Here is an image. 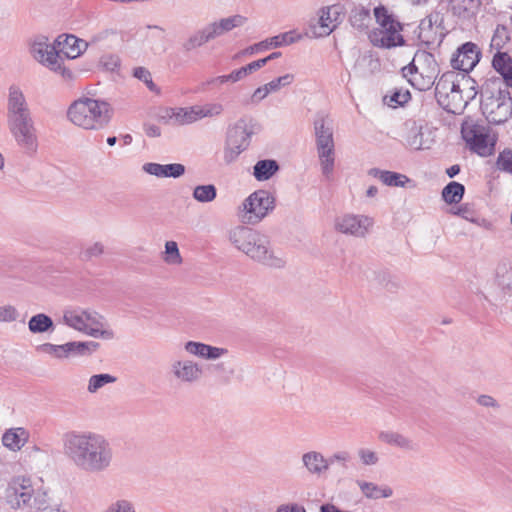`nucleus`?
<instances>
[{
    "label": "nucleus",
    "mask_w": 512,
    "mask_h": 512,
    "mask_svg": "<svg viewBox=\"0 0 512 512\" xmlns=\"http://www.w3.org/2000/svg\"><path fill=\"white\" fill-rule=\"evenodd\" d=\"M302 463L306 470L312 474L321 476L329 469V461L317 451H309L302 455Z\"/></svg>",
    "instance_id": "nucleus-26"
},
{
    "label": "nucleus",
    "mask_w": 512,
    "mask_h": 512,
    "mask_svg": "<svg viewBox=\"0 0 512 512\" xmlns=\"http://www.w3.org/2000/svg\"><path fill=\"white\" fill-rule=\"evenodd\" d=\"M275 208V197L267 190H256L238 206L236 215L245 225H257Z\"/></svg>",
    "instance_id": "nucleus-7"
},
{
    "label": "nucleus",
    "mask_w": 512,
    "mask_h": 512,
    "mask_svg": "<svg viewBox=\"0 0 512 512\" xmlns=\"http://www.w3.org/2000/svg\"><path fill=\"white\" fill-rule=\"evenodd\" d=\"M479 93L477 83L468 74L448 71L437 80V102L448 112L460 113Z\"/></svg>",
    "instance_id": "nucleus-3"
},
{
    "label": "nucleus",
    "mask_w": 512,
    "mask_h": 512,
    "mask_svg": "<svg viewBox=\"0 0 512 512\" xmlns=\"http://www.w3.org/2000/svg\"><path fill=\"white\" fill-rule=\"evenodd\" d=\"M493 68L498 72L512 66V57L507 52H496L492 60Z\"/></svg>",
    "instance_id": "nucleus-49"
},
{
    "label": "nucleus",
    "mask_w": 512,
    "mask_h": 512,
    "mask_svg": "<svg viewBox=\"0 0 512 512\" xmlns=\"http://www.w3.org/2000/svg\"><path fill=\"white\" fill-rule=\"evenodd\" d=\"M371 21V14L370 10L363 7H355L350 15V22L353 27L358 29H364L369 26V23Z\"/></svg>",
    "instance_id": "nucleus-42"
},
{
    "label": "nucleus",
    "mask_w": 512,
    "mask_h": 512,
    "mask_svg": "<svg viewBox=\"0 0 512 512\" xmlns=\"http://www.w3.org/2000/svg\"><path fill=\"white\" fill-rule=\"evenodd\" d=\"M116 381L117 378L108 373L94 374L88 379L87 392L90 394H96L106 385L113 384Z\"/></svg>",
    "instance_id": "nucleus-38"
},
{
    "label": "nucleus",
    "mask_w": 512,
    "mask_h": 512,
    "mask_svg": "<svg viewBox=\"0 0 512 512\" xmlns=\"http://www.w3.org/2000/svg\"><path fill=\"white\" fill-rule=\"evenodd\" d=\"M411 63L426 74L434 76V78L437 77L439 69L433 54L427 51H418L414 55Z\"/></svg>",
    "instance_id": "nucleus-32"
},
{
    "label": "nucleus",
    "mask_w": 512,
    "mask_h": 512,
    "mask_svg": "<svg viewBox=\"0 0 512 512\" xmlns=\"http://www.w3.org/2000/svg\"><path fill=\"white\" fill-rule=\"evenodd\" d=\"M62 322L69 328L92 338L112 340L114 331L103 315L93 309L81 307L68 308L63 311Z\"/></svg>",
    "instance_id": "nucleus-5"
},
{
    "label": "nucleus",
    "mask_w": 512,
    "mask_h": 512,
    "mask_svg": "<svg viewBox=\"0 0 512 512\" xmlns=\"http://www.w3.org/2000/svg\"><path fill=\"white\" fill-rule=\"evenodd\" d=\"M223 110L221 104H206L203 106L195 105L185 108H160L157 114L158 118L165 125H188L204 117L219 115Z\"/></svg>",
    "instance_id": "nucleus-9"
},
{
    "label": "nucleus",
    "mask_w": 512,
    "mask_h": 512,
    "mask_svg": "<svg viewBox=\"0 0 512 512\" xmlns=\"http://www.w3.org/2000/svg\"><path fill=\"white\" fill-rule=\"evenodd\" d=\"M17 145L27 154H33L38 148V137L34 130H12Z\"/></svg>",
    "instance_id": "nucleus-31"
},
{
    "label": "nucleus",
    "mask_w": 512,
    "mask_h": 512,
    "mask_svg": "<svg viewBox=\"0 0 512 512\" xmlns=\"http://www.w3.org/2000/svg\"><path fill=\"white\" fill-rule=\"evenodd\" d=\"M33 493L30 479L18 477L9 483L6 490V500L11 508L20 509L30 505Z\"/></svg>",
    "instance_id": "nucleus-15"
},
{
    "label": "nucleus",
    "mask_w": 512,
    "mask_h": 512,
    "mask_svg": "<svg viewBox=\"0 0 512 512\" xmlns=\"http://www.w3.org/2000/svg\"><path fill=\"white\" fill-rule=\"evenodd\" d=\"M374 225V219L364 214L345 213L336 217L334 228L342 234L364 238Z\"/></svg>",
    "instance_id": "nucleus-12"
},
{
    "label": "nucleus",
    "mask_w": 512,
    "mask_h": 512,
    "mask_svg": "<svg viewBox=\"0 0 512 512\" xmlns=\"http://www.w3.org/2000/svg\"><path fill=\"white\" fill-rule=\"evenodd\" d=\"M402 75L414 88L418 89L419 91H426L437 83L434 76L426 74L412 63L402 68Z\"/></svg>",
    "instance_id": "nucleus-22"
},
{
    "label": "nucleus",
    "mask_w": 512,
    "mask_h": 512,
    "mask_svg": "<svg viewBox=\"0 0 512 512\" xmlns=\"http://www.w3.org/2000/svg\"><path fill=\"white\" fill-rule=\"evenodd\" d=\"M168 375L172 381L178 384L191 386L203 379L204 368L194 359L178 356L170 361Z\"/></svg>",
    "instance_id": "nucleus-11"
},
{
    "label": "nucleus",
    "mask_w": 512,
    "mask_h": 512,
    "mask_svg": "<svg viewBox=\"0 0 512 512\" xmlns=\"http://www.w3.org/2000/svg\"><path fill=\"white\" fill-rule=\"evenodd\" d=\"M480 60V51L476 44L466 42L457 49V52L451 59V66L459 73L467 74Z\"/></svg>",
    "instance_id": "nucleus-16"
},
{
    "label": "nucleus",
    "mask_w": 512,
    "mask_h": 512,
    "mask_svg": "<svg viewBox=\"0 0 512 512\" xmlns=\"http://www.w3.org/2000/svg\"><path fill=\"white\" fill-rule=\"evenodd\" d=\"M19 318V312L15 306L6 304L0 306V322H14Z\"/></svg>",
    "instance_id": "nucleus-51"
},
{
    "label": "nucleus",
    "mask_w": 512,
    "mask_h": 512,
    "mask_svg": "<svg viewBox=\"0 0 512 512\" xmlns=\"http://www.w3.org/2000/svg\"><path fill=\"white\" fill-rule=\"evenodd\" d=\"M32 58L50 71L59 74L64 80L74 79V73L67 68L57 50L55 42L51 44L46 36L38 35L29 43Z\"/></svg>",
    "instance_id": "nucleus-6"
},
{
    "label": "nucleus",
    "mask_w": 512,
    "mask_h": 512,
    "mask_svg": "<svg viewBox=\"0 0 512 512\" xmlns=\"http://www.w3.org/2000/svg\"><path fill=\"white\" fill-rule=\"evenodd\" d=\"M394 138L412 150L429 149L434 142L433 130H397Z\"/></svg>",
    "instance_id": "nucleus-17"
},
{
    "label": "nucleus",
    "mask_w": 512,
    "mask_h": 512,
    "mask_svg": "<svg viewBox=\"0 0 512 512\" xmlns=\"http://www.w3.org/2000/svg\"><path fill=\"white\" fill-rule=\"evenodd\" d=\"M498 73L501 75L500 80L503 81L505 89L512 87V65L505 70H500Z\"/></svg>",
    "instance_id": "nucleus-62"
},
{
    "label": "nucleus",
    "mask_w": 512,
    "mask_h": 512,
    "mask_svg": "<svg viewBox=\"0 0 512 512\" xmlns=\"http://www.w3.org/2000/svg\"><path fill=\"white\" fill-rule=\"evenodd\" d=\"M481 109L487 121L500 125L512 116V99L500 78H488L480 90Z\"/></svg>",
    "instance_id": "nucleus-4"
},
{
    "label": "nucleus",
    "mask_w": 512,
    "mask_h": 512,
    "mask_svg": "<svg viewBox=\"0 0 512 512\" xmlns=\"http://www.w3.org/2000/svg\"><path fill=\"white\" fill-rule=\"evenodd\" d=\"M103 512H137L136 503L127 497L112 501Z\"/></svg>",
    "instance_id": "nucleus-46"
},
{
    "label": "nucleus",
    "mask_w": 512,
    "mask_h": 512,
    "mask_svg": "<svg viewBox=\"0 0 512 512\" xmlns=\"http://www.w3.org/2000/svg\"><path fill=\"white\" fill-rule=\"evenodd\" d=\"M351 459L350 453L347 451H338L334 453L329 459V465L335 462L341 463L342 465H346Z\"/></svg>",
    "instance_id": "nucleus-58"
},
{
    "label": "nucleus",
    "mask_w": 512,
    "mask_h": 512,
    "mask_svg": "<svg viewBox=\"0 0 512 512\" xmlns=\"http://www.w3.org/2000/svg\"><path fill=\"white\" fill-rule=\"evenodd\" d=\"M39 512H66L61 504H49L39 510Z\"/></svg>",
    "instance_id": "nucleus-64"
},
{
    "label": "nucleus",
    "mask_w": 512,
    "mask_h": 512,
    "mask_svg": "<svg viewBox=\"0 0 512 512\" xmlns=\"http://www.w3.org/2000/svg\"><path fill=\"white\" fill-rule=\"evenodd\" d=\"M276 512H306L304 507L298 504L282 505Z\"/></svg>",
    "instance_id": "nucleus-63"
},
{
    "label": "nucleus",
    "mask_w": 512,
    "mask_h": 512,
    "mask_svg": "<svg viewBox=\"0 0 512 512\" xmlns=\"http://www.w3.org/2000/svg\"><path fill=\"white\" fill-rule=\"evenodd\" d=\"M374 16L379 27L369 34L370 42L380 48H393L402 46L404 38L401 35V24L388 14L383 6L374 8Z\"/></svg>",
    "instance_id": "nucleus-8"
},
{
    "label": "nucleus",
    "mask_w": 512,
    "mask_h": 512,
    "mask_svg": "<svg viewBox=\"0 0 512 512\" xmlns=\"http://www.w3.org/2000/svg\"><path fill=\"white\" fill-rule=\"evenodd\" d=\"M272 93L270 89H268V85L265 84L261 87H258L253 95H252V100L255 101V102H259L261 100H263L264 98H266L268 96V94Z\"/></svg>",
    "instance_id": "nucleus-61"
},
{
    "label": "nucleus",
    "mask_w": 512,
    "mask_h": 512,
    "mask_svg": "<svg viewBox=\"0 0 512 512\" xmlns=\"http://www.w3.org/2000/svg\"><path fill=\"white\" fill-rule=\"evenodd\" d=\"M86 98L87 106L89 109L90 123L97 122L104 124L111 118L112 110L110 104L103 100Z\"/></svg>",
    "instance_id": "nucleus-28"
},
{
    "label": "nucleus",
    "mask_w": 512,
    "mask_h": 512,
    "mask_svg": "<svg viewBox=\"0 0 512 512\" xmlns=\"http://www.w3.org/2000/svg\"><path fill=\"white\" fill-rule=\"evenodd\" d=\"M300 38L301 36L296 34L294 31L281 33L246 48L244 53L252 55L255 52L267 50L269 48L287 46L297 42Z\"/></svg>",
    "instance_id": "nucleus-21"
},
{
    "label": "nucleus",
    "mask_w": 512,
    "mask_h": 512,
    "mask_svg": "<svg viewBox=\"0 0 512 512\" xmlns=\"http://www.w3.org/2000/svg\"><path fill=\"white\" fill-rule=\"evenodd\" d=\"M278 170L279 165L275 160H260L253 167V175L258 181H266L270 179Z\"/></svg>",
    "instance_id": "nucleus-35"
},
{
    "label": "nucleus",
    "mask_w": 512,
    "mask_h": 512,
    "mask_svg": "<svg viewBox=\"0 0 512 512\" xmlns=\"http://www.w3.org/2000/svg\"><path fill=\"white\" fill-rule=\"evenodd\" d=\"M357 455L361 463L366 466L376 465L379 461L378 454L375 451L368 448H360L357 451Z\"/></svg>",
    "instance_id": "nucleus-50"
},
{
    "label": "nucleus",
    "mask_w": 512,
    "mask_h": 512,
    "mask_svg": "<svg viewBox=\"0 0 512 512\" xmlns=\"http://www.w3.org/2000/svg\"><path fill=\"white\" fill-rule=\"evenodd\" d=\"M185 173V166L180 163L164 164V178H179Z\"/></svg>",
    "instance_id": "nucleus-54"
},
{
    "label": "nucleus",
    "mask_w": 512,
    "mask_h": 512,
    "mask_svg": "<svg viewBox=\"0 0 512 512\" xmlns=\"http://www.w3.org/2000/svg\"><path fill=\"white\" fill-rule=\"evenodd\" d=\"M317 153L322 173L329 178L334 170L335 149L331 130H318L316 132Z\"/></svg>",
    "instance_id": "nucleus-14"
},
{
    "label": "nucleus",
    "mask_w": 512,
    "mask_h": 512,
    "mask_svg": "<svg viewBox=\"0 0 512 512\" xmlns=\"http://www.w3.org/2000/svg\"><path fill=\"white\" fill-rule=\"evenodd\" d=\"M101 63L108 71H115L120 66V60L115 55H107L102 57Z\"/></svg>",
    "instance_id": "nucleus-57"
},
{
    "label": "nucleus",
    "mask_w": 512,
    "mask_h": 512,
    "mask_svg": "<svg viewBox=\"0 0 512 512\" xmlns=\"http://www.w3.org/2000/svg\"><path fill=\"white\" fill-rule=\"evenodd\" d=\"M245 76H244V70H242L241 68L237 69V70H234L232 71L230 74L228 75H222V76H218L215 78V82H218L220 84H224L226 82H237L241 79H243Z\"/></svg>",
    "instance_id": "nucleus-56"
},
{
    "label": "nucleus",
    "mask_w": 512,
    "mask_h": 512,
    "mask_svg": "<svg viewBox=\"0 0 512 512\" xmlns=\"http://www.w3.org/2000/svg\"><path fill=\"white\" fill-rule=\"evenodd\" d=\"M294 81V75L293 74H285L283 76H280L278 78L273 79L272 81L268 82V89L271 90V92L278 91L281 87H286L290 85Z\"/></svg>",
    "instance_id": "nucleus-53"
},
{
    "label": "nucleus",
    "mask_w": 512,
    "mask_h": 512,
    "mask_svg": "<svg viewBox=\"0 0 512 512\" xmlns=\"http://www.w3.org/2000/svg\"><path fill=\"white\" fill-rule=\"evenodd\" d=\"M133 76L135 78H137L139 81H142L143 83H145V85L147 86V88L150 91H152V92L157 91V86L154 84V82L152 80V75H151L150 71L148 69H146L145 67L134 68Z\"/></svg>",
    "instance_id": "nucleus-48"
},
{
    "label": "nucleus",
    "mask_w": 512,
    "mask_h": 512,
    "mask_svg": "<svg viewBox=\"0 0 512 512\" xmlns=\"http://www.w3.org/2000/svg\"><path fill=\"white\" fill-rule=\"evenodd\" d=\"M230 244L252 262L271 270L286 266L284 255L276 250L270 238L264 233L245 225H238L228 231Z\"/></svg>",
    "instance_id": "nucleus-2"
},
{
    "label": "nucleus",
    "mask_w": 512,
    "mask_h": 512,
    "mask_svg": "<svg viewBox=\"0 0 512 512\" xmlns=\"http://www.w3.org/2000/svg\"><path fill=\"white\" fill-rule=\"evenodd\" d=\"M339 15L340 8L336 5L321 10L319 24L323 29V34L329 35L336 28Z\"/></svg>",
    "instance_id": "nucleus-34"
},
{
    "label": "nucleus",
    "mask_w": 512,
    "mask_h": 512,
    "mask_svg": "<svg viewBox=\"0 0 512 512\" xmlns=\"http://www.w3.org/2000/svg\"><path fill=\"white\" fill-rule=\"evenodd\" d=\"M192 195L200 203H209L216 199L217 189L213 184L198 185L194 188Z\"/></svg>",
    "instance_id": "nucleus-43"
},
{
    "label": "nucleus",
    "mask_w": 512,
    "mask_h": 512,
    "mask_svg": "<svg viewBox=\"0 0 512 512\" xmlns=\"http://www.w3.org/2000/svg\"><path fill=\"white\" fill-rule=\"evenodd\" d=\"M183 348L187 354L207 361L217 360L228 354L226 348L192 340L185 342Z\"/></svg>",
    "instance_id": "nucleus-20"
},
{
    "label": "nucleus",
    "mask_w": 512,
    "mask_h": 512,
    "mask_svg": "<svg viewBox=\"0 0 512 512\" xmlns=\"http://www.w3.org/2000/svg\"><path fill=\"white\" fill-rule=\"evenodd\" d=\"M29 433L23 427L10 428L2 435V444L10 451L16 452L28 442Z\"/></svg>",
    "instance_id": "nucleus-27"
},
{
    "label": "nucleus",
    "mask_w": 512,
    "mask_h": 512,
    "mask_svg": "<svg viewBox=\"0 0 512 512\" xmlns=\"http://www.w3.org/2000/svg\"><path fill=\"white\" fill-rule=\"evenodd\" d=\"M462 139L470 151L488 157L495 151L498 135L495 130H460Z\"/></svg>",
    "instance_id": "nucleus-13"
},
{
    "label": "nucleus",
    "mask_w": 512,
    "mask_h": 512,
    "mask_svg": "<svg viewBox=\"0 0 512 512\" xmlns=\"http://www.w3.org/2000/svg\"><path fill=\"white\" fill-rule=\"evenodd\" d=\"M378 439L384 444L410 452L417 450V444L410 437L396 431H381Z\"/></svg>",
    "instance_id": "nucleus-25"
},
{
    "label": "nucleus",
    "mask_w": 512,
    "mask_h": 512,
    "mask_svg": "<svg viewBox=\"0 0 512 512\" xmlns=\"http://www.w3.org/2000/svg\"><path fill=\"white\" fill-rule=\"evenodd\" d=\"M142 170L145 173H147L149 175H153L157 178H164V164L153 163V162L145 163L142 166Z\"/></svg>",
    "instance_id": "nucleus-55"
},
{
    "label": "nucleus",
    "mask_w": 512,
    "mask_h": 512,
    "mask_svg": "<svg viewBox=\"0 0 512 512\" xmlns=\"http://www.w3.org/2000/svg\"><path fill=\"white\" fill-rule=\"evenodd\" d=\"M369 175L380 180L384 185L389 187H415V182L402 173L372 168Z\"/></svg>",
    "instance_id": "nucleus-23"
},
{
    "label": "nucleus",
    "mask_w": 512,
    "mask_h": 512,
    "mask_svg": "<svg viewBox=\"0 0 512 512\" xmlns=\"http://www.w3.org/2000/svg\"><path fill=\"white\" fill-rule=\"evenodd\" d=\"M250 135L247 130H228L225 149L227 162L234 161L248 147Z\"/></svg>",
    "instance_id": "nucleus-19"
},
{
    "label": "nucleus",
    "mask_w": 512,
    "mask_h": 512,
    "mask_svg": "<svg viewBox=\"0 0 512 512\" xmlns=\"http://www.w3.org/2000/svg\"><path fill=\"white\" fill-rule=\"evenodd\" d=\"M213 40L211 35H210V32L207 28V26H205L204 28H202L201 30L195 32L194 34H192L184 43H183V48L186 50V51H191L197 47H200L202 45H204L205 43L209 42Z\"/></svg>",
    "instance_id": "nucleus-41"
},
{
    "label": "nucleus",
    "mask_w": 512,
    "mask_h": 512,
    "mask_svg": "<svg viewBox=\"0 0 512 512\" xmlns=\"http://www.w3.org/2000/svg\"><path fill=\"white\" fill-rule=\"evenodd\" d=\"M41 348H42L43 352L49 354L50 356H52L56 359H59V360L68 359L66 343L61 344V345L45 343L41 346Z\"/></svg>",
    "instance_id": "nucleus-47"
},
{
    "label": "nucleus",
    "mask_w": 512,
    "mask_h": 512,
    "mask_svg": "<svg viewBox=\"0 0 512 512\" xmlns=\"http://www.w3.org/2000/svg\"><path fill=\"white\" fill-rule=\"evenodd\" d=\"M510 41L509 29L504 25H498L494 31L491 39V48L495 49L496 52H502L501 50Z\"/></svg>",
    "instance_id": "nucleus-45"
},
{
    "label": "nucleus",
    "mask_w": 512,
    "mask_h": 512,
    "mask_svg": "<svg viewBox=\"0 0 512 512\" xmlns=\"http://www.w3.org/2000/svg\"><path fill=\"white\" fill-rule=\"evenodd\" d=\"M66 345L68 358L90 356L100 347V344L95 341H72L67 342Z\"/></svg>",
    "instance_id": "nucleus-33"
},
{
    "label": "nucleus",
    "mask_w": 512,
    "mask_h": 512,
    "mask_svg": "<svg viewBox=\"0 0 512 512\" xmlns=\"http://www.w3.org/2000/svg\"><path fill=\"white\" fill-rule=\"evenodd\" d=\"M147 29L152 31L151 33H148L146 35V37L148 39H159V40H164V33H165V30L160 27V26H157V25H148L147 26Z\"/></svg>",
    "instance_id": "nucleus-59"
},
{
    "label": "nucleus",
    "mask_w": 512,
    "mask_h": 512,
    "mask_svg": "<svg viewBox=\"0 0 512 512\" xmlns=\"http://www.w3.org/2000/svg\"><path fill=\"white\" fill-rule=\"evenodd\" d=\"M7 120L10 128H33L34 125L24 92L17 84L8 88Z\"/></svg>",
    "instance_id": "nucleus-10"
},
{
    "label": "nucleus",
    "mask_w": 512,
    "mask_h": 512,
    "mask_svg": "<svg viewBox=\"0 0 512 512\" xmlns=\"http://www.w3.org/2000/svg\"><path fill=\"white\" fill-rule=\"evenodd\" d=\"M162 260L168 265H180L183 262L178 244L175 241H167L165 250L162 254Z\"/></svg>",
    "instance_id": "nucleus-44"
},
{
    "label": "nucleus",
    "mask_w": 512,
    "mask_h": 512,
    "mask_svg": "<svg viewBox=\"0 0 512 512\" xmlns=\"http://www.w3.org/2000/svg\"><path fill=\"white\" fill-rule=\"evenodd\" d=\"M497 167L502 171L512 174V150H504L499 154Z\"/></svg>",
    "instance_id": "nucleus-52"
},
{
    "label": "nucleus",
    "mask_w": 512,
    "mask_h": 512,
    "mask_svg": "<svg viewBox=\"0 0 512 512\" xmlns=\"http://www.w3.org/2000/svg\"><path fill=\"white\" fill-rule=\"evenodd\" d=\"M265 65H266V61L262 58V59L253 61L246 66L241 67V69L244 70V76L246 77L249 73H252L253 71L258 70Z\"/></svg>",
    "instance_id": "nucleus-60"
},
{
    "label": "nucleus",
    "mask_w": 512,
    "mask_h": 512,
    "mask_svg": "<svg viewBox=\"0 0 512 512\" xmlns=\"http://www.w3.org/2000/svg\"><path fill=\"white\" fill-rule=\"evenodd\" d=\"M63 453L80 471L98 474L113 464L114 452L110 441L92 431H71L63 436Z\"/></svg>",
    "instance_id": "nucleus-1"
},
{
    "label": "nucleus",
    "mask_w": 512,
    "mask_h": 512,
    "mask_svg": "<svg viewBox=\"0 0 512 512\" xmlns=\"http://www.w3.org/2000/svg\"><path fill=\"white\" fill-rule=\"evenodd\" d=\"M247 21V18L240 15L235 14L226 18H221L217 21L209 23L207 26L212 39L218 38L225 33L232 31L235 28L243 26Z\"/></svg>",
    "instance_id": "nucleus-24"
},
{
    "label": "nucleus",
    "mask_w": 512,
    "mask_h": 512,
    "mask_svg": "<svg viewBox=\"0 0 512 512\" xmlns=\"http://www.w3.org/2000/svg\"><path fill=\"white\" fill-rule=\"evenodd\" d=\"M411 99V94L406 89H393L390 94H386L383 98L385 105L391 108L404 106Z\"/></svg>",
    "instance_id": "nucleus-39"
},
{
    "label": "nucleus",
    "mask_w": 512,
    "mask_h": 512,
    "mask_svg": "<svg viewBox=\"0 0 512 512\" xmlns=\"http://www.w3.org/2000/svg\"><path fill=\"white\" fill-rule=\"evenodd\" d=\"M105 245L101 241H93L84 244L79 252V259L83 262H90L100 258L105 253Z\"/></svg>",
    "instance_id": "nucleus-37"
},
{
    "label": "nucleus",
    "mask_w": 512,
    "mask_h": 512,
    "mask_svg": "<svg viewBox=\"0 0 512 512\" xmlns=\"http://www.w3.org/2000/svg\"><path fill=\"white\" fill-rule=\"evenodd\" d=\"M465 188L461 183L450 182L442 190V197L446 203H459L464 195Z\"/></svg>",
    "instance_id": "nucleus-40"
},
{
    "label": "nucleus",
    "mask_w": 512,
    "mask_h": 512,
    "mask_svg": "<svg viewBox=\"0 0 512 512\" xmlns=\"http://www.w3.org/2000/svg\"><path fill=\"white\" fill-rule=\"evenodd\" d=\"M89 107L86 103V98H80L74 101L68 109L67 115L70 121L76 126H90Z\"/></svg>",
    "instance_id": "nucleus-30"
},
{
    "label": "nucleus",
    "mask_w": 512,
    "mask_h": 512,
    "mask_svg": "<svg viewBox=\"0 0 512 512\" xmlns=\"http://www.w3.org/2000/svg\"><path fill=\"white\" fill-rule=\"evenodd\" d=\"M356 484L364 497L371 500L390 498L393 489L388 485H378L366 480H356Z\"/></svg>",
    "instance_id": "nucleus-29"
},
{
    "label": "nucleus",
    "mask_w": 512,
    "mask_h": 512,
    "mask_svg": "<svg viewBox=\"0 0 512 512\" xmlns=\"http://www.w3.org/2000/svg\"><path fill=\"white\" fill-rule=\"evenodd\" d=\"M54 323L51 317L38 313L28 321V329L33 334H41L53 330Z\"/></svg>",
    "instance_id": "nucleus-36"
},
{
    "label": "nucleus",
    "mask_w": 512,
    "mask_h": 512,
    "mask_svg": "<svg viewBox=\"0 0 512 512\" xmlns=\"http://www.w3.org/2000/svg\"><path fill=\"white\" fill-rule=\"evenodd\" d=\"M58 52L61 57L75 59L79 57L86 49L87 42L72 34H62L55 39Z\"/></svg>",
    "instance_id": "nucleus-18"
}]
</instances>
